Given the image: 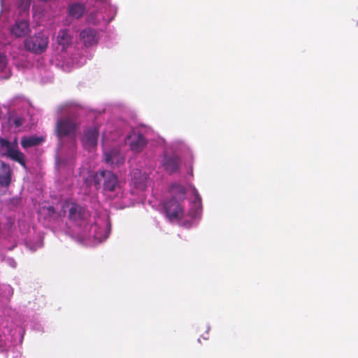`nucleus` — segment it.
<instances>
[{"label":"nucleus","instance_id":"nucleus-1","mask_svg":"<svg viewBox=\"0 0 358 358\" xmlns=\"http://www.w3.org/2000/svg\"><path fill=\"white\" fill-rule=\"evenodd\" d=\"M62 211L66 226L81 243L95 245L109 237L111 224L106 213L92 216L85 206L74 202H64Z\"/></svg>","mask_w":358,"mask_h":358},{"label":"nucleus","instance_id":"nucleus-2","mask_svg":"<svg viewBox=\"0 0 358 358\" xmlns=\"http://www.w3.org/2000/svg\"><path fill=\"white\" fill-rule=\"evenodd\" d=\"M190 192L189 209L185 213L183 205L186 197L185 187L178 182H172L168 188V198L163 201V211L166 217L171 222L184 220L186 227L196 226L201 218L202 199L196 187L189 184Z\"/></svg>","mask_w":358,"mask_h":358},{"label":"nucleus","instance_id":"nucleus-3","mask_svg":"<svg viewBox=\"0 0 358 358\" xmlns=\"http://www.w3.org/2000/svg\"><path fill=\"white\" fill-rule=\"evenodd\" d=\"M13 294L10 285L0 284V352L21 344L24 338L25 320L22 321L21 316L14 318L15 312L6 307Z\"/></svg>","mask_w":358,"mask_h":358},{"label":"nucleus","instance_id":"nucleus-4","mask_svg":"<svg viewBox=\"0 0 358 358\" xmlns=\"http://www.w3.org/2000/svg\"><path fill=\"white\" fill-rule=\"evenodd\" d=\"M117 10L111 0H87L85 3L73 2L66 8L65 24H70L71 20H79L86 14L87 24L105 27L115 19Z\"/></svg>","mask_w":358,"mask_h":358},{"label":"nucleus","instance_id":"nucleus-5","mask_svg":"<svg viewBox=\"0 0 358 358\" xmlns=\"http://www.w3.org/2000/svg\"><path fill=\"white\" fill-rule=\"evenodd\" d=\"M0 20H14L10 33L17 38L27 36L31 32L29 8L31 0H0Z\"/></svg>","mask_w":358,"mask_h":358},{"label":"nucleus","instance_id":"nucleus-6","mask_svg":"<svg viewBox=\"0 0 358 358\" xmlns=\"http://www.w3.org/2000/svg\"><path fill=\"white\" fill-rule=\"evenodd\" d=\"M58 113L65 114L58 117L55 125V134L59 141V150L63 152L65 144L70 152H73L76 145L77 132L80 122L77 117L69 115V105L65 103L58 107Z\"/></svg>","mask_w":358,"mask_h":358},{"label":"nucleus","instance_id":"nucleus-7","mask_svg":"<svg viewBox=\"0 0 358 358\" xmlns=\"http://www.w3.org/2000/svg\"><path fill=\"white\" fill-rule=\"evenodd\" d=\"M30 107V102L21 96H15L9 101L7 124L10 131L20 132L26 128Z\"/></svg>","mask_w":358,"mask_h":358},{"label":"nucleus","instance_id":"nucleus-8","mask_svg":"<svg viewBox=\"0 0 358 358\" xmlns=\"http://www.w3.org/2000/svg\"><path fill=\"white\" fill-rule=\"evenodd\" d=\"M85 182L93 184L96 189H101L105 194L109 196L122 194L121 184L117 175L109 170L103 169L90 173Z\"/></svg>","mask_w":358,"mask_h":358},{"label":"nucleus","instance_id":"nucleus-9","mask_svg":"<svg viewBox=\"0 0 358 358\" xmlns=\"http://www.w3.org/2000/svg\"><path fill=\"white\" fill-rule=\"evenodd\" d=\"M38 220L45 227L62 229L64 224L62 210L59 213L55 211L53 206L48 203H43L38 210Z\"/></svg>","mask_w":358,"mask_h":358},{"label":"nucleus","instance_id":"nucleus-10","mask_svg":"<svg viewBox=\"0 0 358 358\" xmlns=\"http://www.w3.org/2000/svg\"><path fill=\"white\" fill-rule=\"evenodd\" d=\"M49 44V37L45 33L38 31L33 36L25 38L23 41L24 48L33 54L44 53Z\"/></svg>","mask_w":358,"mask_h":358},{"label":"nucleus","instance_id":"nucleus-11","mask_svg":"<svg viewBox=\"0 0 358 358\" xmlns=\"http://www.w3.org/2000/svg\"><path fill=\"white\" fill-rule=\"evenodd\" d=\"M160 169L169 175L180 173L182 167L181 157L177 154L164 150L159 161Z\"/></svg>","mask_w":358,"mask_h":358},{"label":"nucleus","instance_id":"nucleus-12","mask_svg":"<svg viewBox=\"0 0 358 358\" xmlns=\"http://www.w3.org/2000/svg\"><path fill=\"white\" fill-rule=\"evenodd\" d=\"M155 141L157 146L164 147V150H168L171 152L177 153L179 156L180 155H184L189 157L191 159L193 158L192 149L181 139H174L166 145L165 140L162 137L157 136Z\"/></svg>","mask_w":358,"mask_h":358},{"label":"nucleus","instance_id":"nucleus-13","mask_svg":"<svg viewBox=\"0 0 358 358\" xmlns=\"http://www.w3.org/2000/svg\"><path fill=\"white\" fill-rule=\"evenodd\" d=\"M0 152L2 155L6 156L18 162L23 167H26L24 155L18 150L16 141L10 142L0 137Z\"/></svg>","mask_w":358,"mask_h":358},{"label":"nucleus","instance_id":"nucleus-14","mask_svg":"<svg viewBox=\"0 0 358 358\" xmlns=\"http://www.w3.org/2000/svg\"><path fill=\"white\" fill-rule=\"evenodd\" d=\"M103 159L104 162L113 168L118 167L124 162V155L117 147L110 149L106 148V135L103 134Z\"/></svg>","mask_w":358,"mask_h":358},{"label":"nucleus","instance_id":"nucleus-15","mask_svg":"<svg viewBox=\"0 0 358 358\" xmlns=\"http://www.w3.org/2000/svg\"><path fill=\"white\" fill-rule=\"evenodd\" d=\"M99 131L100 127L96 124H93L83 129L80 141L85 150H92L96 147Z\"/></svg>","mask_w":358,"mask_h":358},{"label":"nucleus","instance_id":"nucleus-16","mask_svg":"<svg viewBox=\"0 0 358 358\" xmlns=\"http://www.w3.org/2000/svg\"><path fill=\"white\" fill-rule=\"evenodd\" d=\"M125 143L134 152H141L148 143V138L140 129H132L125 138Z\"/></svg>","mask_w":358,"mask_h":358},{"label":"nucleus","instance_id":"nucleus-17","mask_svg":"<svg viewBox=\"0 0 358 358\" xmlns=\"http://www.w3.org/2000/svg\"><path fill=\"white\" fill-rule=\"evenodd\" d=\"M150 168L133 169L131 173V180L135 187L140 189H144L149 184L152 175Z\"/></svg>","mask_w":358,"mask_h":358},{"label":"nucleus","instance_id":"nucleus-18","mask_svg":"<svg viewBox=\"0 0 358 358\" xmlns=\"http://www.w3.org/2000/svg\"><path fill=\"white\" fill-rule=\"evenodd\" d=\"M73 35L69 29H59L55 38L57 50L61 52L70 53L73 49Z\"/></svg>","mask_w":358,"mask_h":358},{"label":"nucleus","instance_id":"nucleus-19","mask_svg":"<svg viewBox=\"0 0 358 358\" xmlns=\"http://www.w3.org/2000/svg\"><path fill=\"white\" fill-rule=\"evenodd\" d=\"M99 37V31L92 27H86L80 32V38L86 47H91L97 44Z\"/></svg>","mask_w":358,"mask_h":358},{"label":"nucleus","instance_id":"nucleus-20","mask_svg":"<svg viewBox=\"0 0 358 358\" xmlns=\"http://www.w3.org/2000/svg\"><path fill=\"white\" fill-rule=\"evenodd\" d=\"M12 181V171L8 164L0 160V186L7 188Z\"/></svg>","mask_w":358,"mask_h":358},{"label":"nucleus","instance_id":"nucleus-21","mask_svg":"<svg viewBox=\"0 0 358 358\" xmlns=\"http://www.w3.org/2000/svg\"><path fill=\"white\" fill-rule=\"evenodd\" d=\"M11 75V66L8 58L4 52H0V78L8 79Z\"/></svg>","mask_w":358,"mask_h":358},{"label":"nucleus","instance_id":"nucleus-22","mask_svg":"<svg viewBox=\"0 0 358 358\" xmlns=\"http://www.w3.org/2000/svg\"><path fill=\"white\" fill-rule=\"evenodd\" d=\"M44 141L42 136H23L21 140V145L23 148L27 149L34 146L40 145Z\"/></svg>","mask_w":358,"mask_h":358},{"label":"nucleus","instance_id":"nucleus-23","mask_svg":"<svg viewBox=\"0 0 358 358\" xmlns=\"http://www.w3.org/2000/svg\"><path fill=\"white\" fill-rule=\"evenodd\" d=\"M73 159H71L67 164L65 162H60L58 158L56 159V166L59 171H62L63 170L64 171L66 169L67 171H71L73 169Z\"/></svg>","mask_w":358,"mask_h":358},{"label":"nucleus","instance_id":"nucleus-24","mask_svg":"<svg viewBox=\"0 0 358 358\" xmlns=\"http://www.w3.org/2000/svg\"><path fill=\"white\" fill-rule=\"evenodd\" d=\"M43 240L41 238H38L36 241L34 243L31 241H27L25 243L26 247L31 252H34L38 248H41L43 246Z\"/></svg>","mask_w":358,"mask_h":358},{"label":"nucleus","instance_id":"nucleus-25","mask_svg":"<svg viewBox=\"0 0 358 358\" xmlns=\"http://www.w3.org/2000/svg\"><path fill=\"white\" fill-rule=\"evenodd\" d=\"M31 327L33 329L37 331H43V327L42 324H41L38 316H34L31 321Z\"/></svg>","mask_w":358,"mask_h":358},{"label":"nucleus","instance_id":"nucleus-26","mask_svg":"<svg viewBox=\"0 0 358 358\" xmlns=\"http://www.w3.org/2000/svg\"><path fill=\"white\" fill-rule=\"evenodd\" d=\"M3 261L5 263V264L13 268H15L17 266V263L15 260L12 257H5Z\"/></svg>","mask_w":358,"mask_h":358},{"label":"nucleus","instance_id":"nucleus-27","mask_svg":"<svg viewBox=\"0 0 358 358\" xmlns=\"http://www.w3.org/2000/svg\"><path fill=\"white\" fill-rule=\"evenodd\" d=\"M209 330H210V326H208V327H207V333L208 332Z\"/></svg>","mask_w":358,"mask_h":358},{"label":"nucleus","instance_id":"nucleus-28","mask_svg":"<svg viewBox=\"0 0 358 358\" xmlns=\"http://www.w3.org/2000/svg\"><path fill=\"white\" fill-rule=\"evenodd\" d=\"M357 24H358V22H357Z\"/></svg>","mask_w":358,"mask_h":358}]
</instances>
